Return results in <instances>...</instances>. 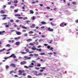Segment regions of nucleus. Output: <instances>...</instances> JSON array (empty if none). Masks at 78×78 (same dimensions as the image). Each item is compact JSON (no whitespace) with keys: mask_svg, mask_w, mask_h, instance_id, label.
Returning <instances> with one entry per match:
<instances>
[{"mask_svg":"<svg viewBox=\"0 0 78 78\" xmlns=\"http://www.w3.org/2000/svg\"><path fill=\"white\" fill-rule=\"evenodd\" d=\"M8 24H7V23H4L3 25H5L6 28H9V27H11L12 26L11 23L9 22H8Z\"/></svg>","mask_w":78,"mask_h":78,"instance_id":"1","label":"nucleus"},{"mask_svg":"<svg viewBox=\"0 0 78 78\" xmlns=\"http://www.w3.org/2000/svg\"><path fill=\"white\" fill-rule=\"evenodd\" d=\"M3 17H4V18H2V20H5V19H6V17H7V16H8V15H1Z\"/></svg>","mask_w":78,"mask_h":78,"instance_id":"2","label":"nucleus"},{"mask_svg":"<svg viewBox=\"0 0 78 78\" xmlns=\"http://www.w3.org/2000/svg\"><path fill=\"white\" fill-rule=\"evenodd\" d=\"M9 58H16V56L15 55V54H13L11 55L10 56H9Z\"/></svg>","mask_w":78,"mask_h":78,"instance_id":"3","label":"nucleus"},{"mask_svg":"<svg viewBox=\"0 0 78 78\" xmlns=\"http://www.w3.org/2000/svg\"><path fill=\"white\" fill-rule=\"evenodd\" d=\"M10 67H16V64L14 63H11L10 65Z\"/></svg>","mask_w":78,"mask_h":78,"instance_id":"4","label":"nucleus"},{"mask_svg":"<svg viewBox=\"0 0 78 78\" xmlns=\"http://www.w3.org/2000/svg\"><path fill=\"white\" fill-rule=\"evenodd\" d=\"M27 64V62L25 61H24L23 62H21L20 63V64L21 65H23L24 64Z\"/></svg>","mask_w":78,"mask_h":78,"instance_id":"5","label":"nucleus"},{"mask_svg":"<svg viewBox=\"0 0 78 78\" xmlns=\"http://www.w3.org/2000/svg\"><path fill=\"white\" fill-rule=\"evenodd\" d=\"M48 30L49 31H53V29L50 28V27L48 28Z\"/></svg>","mask_w":78,"mask_h":78,"instance_id":"6","label":"nucleus"},{"mask_svg":"<svg viewBox=\"0 0 78 78\" xmlns=\"http://www.w3.org/2000/svg\"><path fill=\"white\" fill-rule=\"evenodd\" d=\"M5 32V31H0V35H3L4 33Z\"/></svg>","mask_w":78,"mask_h":78,"instance_id":"7","label":"nucleus"},{"mask_svg":"<svg viewBox=\"0 0 78 78\" xmlns=\"http://www.w3.org/2000/svg\"><path fill=\"white\" fill-rule=\"evenodd\" d=\"M20 27H21L22 28H24V29H27V27H25V26H23V25H20Z\"/></svg>","mask_w":78,"mask_h":78,"instance_id":"8","label":"nucleus"},{"mask_svg":"<svg viewBox=\"0 0 78 78\" xmlns=\"http://www.w3.org/2000/svg\"><path fill=\"white\" fill-rule=\"evenodd\" d=\"M16 33L17 34V35H20V34H21V32H20L16 31Z\"/></svg>","mask_w":78,"mask_h":78,"instance_id":"9","label":"nucleus"},{"mask_svg":"<svg viewBox=\"0 0 78 78\" xmlns=\"http://www.w3.org/2000/svg\"><path fill=\"white\" fill-rule=\"evenodd\" d=\"M0 13L1 14H5V11L2 10L0 11Z\"/></svg>","mask_w":78,"mask_h":78,"instance_id":"10","label":"nucleus"},{"mask_svg":"<svg viewBox=\"0 0 78 78\" xmlns=\"http://www.w3.org/2000/svg\"><path fill=\"white\" fill-rule=\"evenodd\" d=\"M15 16L16 17H20L21 16V15H20V14H16L15 15Z\"/></svg>","mask_w":78,"mask_h":78,"instance_id":"11","label":"nucleus"},{"mask_svg":"<svg viewBox=\"0 0 78 78\" xmlns=\"http://www.w3.org/2000/svg\"><path fill=\"white\" fill-rule=\"evenodd\" d=\"M20 37H15V40H17L18 39H20Z\"/></svg>","mask_w":78,"mask_h":78,"instance_id":"12","label":"nucleus"},{"mask_svg":"<svg viewBox=\"0 0 78 78\" xmlns=\"http://www.w3.org/2000/svg\"><path fill=\"white\" fill-rule=\"evenodd\" d=\"M19 75H22V71L20 70L19 71Z\"/></svg>","mask_w":78,"mask_h":78,"instance_id":"13","label":"nucleus"},{"mask_svg":"<svg viewBox=\"0 0 78 78\" xmlns=\"http://www.w3.org/2000/svg\"><path fill=\"white\" fill-rule=\"evenodd\" d=\"M32 41V40L30 38L27 40V42H30V41Z\"/></svg>","mask_w":78,"mask_h":78,"instance_id":"14","label":"nucleus"},{"mask_svg":"<svg viewBox=\"0 0 78 78\" xmlns=\"http://www.w3.org/2000/svg\"><path fill=\"white\" fill-rule=\"evenodd\" d=\"M20 43L19 42H16V45H19V44H20Z\"/></svg>","mask_w":78,"mask_h":78,"instance_id":"15","label":"nucleus"},{"mask_svg":"<svg viewBox=\"0 0 78 78\" xmlns=\"http://www.w3.org/2000/svg\"><path fill=\"white\" fill-rule=\"evenodd\" d=\"M36 25L35 24H33L31 26H30V28H34V27H35Z\"/></svg>","mask_w":78,"mask_h":78,"instance_id":"16","label":"nucleus"},{"mask_svg":"<svg viewBox=\"0 0 78 78\" xmlns=\"http://www.w3.org/2000/svg\"><path fill=\"white\" fill-rule=\"evenodd\" d=\"M31 49L32 50H36V48L34 47H33L31 48Z\"/></svg>","mask_w":78,"mask_h":78,"instance_id":"17","label":"nucleus"},{"mask_svg":"<svg viewBox=\"0 0 78 78\" xmlns=\"http://www.w3.org/2000/svg\"><path fill=\"white\" fill-rule=\"evenodd\" d=\"M34 74L36 76H38V74H37V71H34Z\"/></svg>","mask_w":78,"mask_h":78,"instance_id":"18","label":"nucleus"},{"mask_svg":"<svg viewBox=\"0 0 78 78\" xmlns=\"http://www.w3.org/2000/svg\"><path fill=\"white\" fill-rule=\"evenodd\" d=\"M41 23L42 25H45V24H46V23L45 22L42 21L41 22Z\"/></svg>","mask_w":78,"mask_h":78,"instance_id":"19","label":"nucleus"},{"mask_svg":"<svg viewBox=\"0 0 78 78\" xmlns=\"http://www.w3.org/2000/svg\"><path fill=\"white\" fill-rule=\"evenodd\" d=\"M29 34H33L34 33V32L33 31H30L28 32Z\"/></svg>","mask_w":78,"mask_h":78,"instance_id":"20","label":"nucleus"},{"mask_svg":"<svg viewBox=\"0 0 78 78\" xmlns=\"http://www.w3.org/2000/svg\"><path fill=\"white\" fill-rule=\"evenodd\" d=\"M52 41H53V40H49L48 41V43H49L50 44H51L52 43Z\"/></svg>","mask_w":78,"mask_h":78,"instance_id":"21","label":"nucleus"},{"mask_svg":"<svg viewBox=\"0 0 78 78\" xmlns=\"http://www.w3.org/2000/svg\"><path fill=\"white\" fill-rule=\"evenodd\" d=\"M13 2L14 3H17L19 2V1L17 0H15Z\"/></svg>","mask_w":78,"mask_h":78,"instance_id":"22","label":"nucleus"},{"mask_svg":"<svg viewBox=\"0 0 78 78\" xmlns=\"http://www.w3.org/2000/svg\"><path fill=\"white\" fill-rule=\"evenodd\" d=\"M24 59H25L27 60V59H28V56H25L24 57Z\"/></svg>","mask_w":78,"mask_h":78,"instance_id":"23","label":"nucleus"},{"mask_svg":"<svg viewBox=\"0 0 78 78\" xmlns=\"http://www.w3.org/2000/svg\"><path fill=\"white\" fill-rule=\"evenodd\" d=\"M45 54V53H41L40 55H44Z\"/></svg>","mask_w":78,"mask_h":78,"instance_id":"24","label":"nucleus"},{"mask_svg":"<svg viewBox=\"0 0 78 78\" xmlns=\"http://www.w3.org/2000/svg\"><path fill=\"white\" fill-rule=\"evenodd\" d=\"M64 24L63 23H62L60 25V26L61 27H64Z\"/></svg>","mask_w":78,"mask_h":78,"instance_id":"25","label":"nucleus"},{"mask_svg":"<svg viewBox=\"0 0 78 78\" xmlns=\"http://www.w3.org/2000/svg\"><path fill=\"white\" fill-rule=\"evenodd\" d=\"M29 45H30L31 46H33V45H34V44L30 43Z\"/></svg>","mask_w":78,"mask_h":78,"instance_id":"26","label":"nucleus"},{"mask_svg":"<svg viewBox=\"0 0 78 78\" xmlns=\"http://www.w3.org/2000/svg\"><path fill=\"white\" fill-rule=\"evenodd\" d=\"M30 14H33V13H34V12H33V10H30Z\"/></svg>","mask_w":78,"mask_h":78,"instance_id":"27","label":"nucleus"},{"mask_svg":"<svg viewBox=\"0 0 78 78\" xmlns=\"http://www.w3.org/2000/svg\"><path fill=\"white\" fill-rule=\"evenodd\" d=\"M9 68V66L8 65H6L5 66V68L6 69H8Z\"/></svg>","mask_w":78,"mask_h":78,"instance_id":"28","label":"nucleus"},{"mask_svg":"<svg viewBox=\"0 0 78 78\" xmlns=\"http://www.w3.org/2000/svg\"><path fill=\"white\" fill-rule=\"evenodd\" d=\"M4 50H5V48H3V49L0 50V52H2V51H3Z\"/></svg>","mask_w":78,"mask_h":78,"instance_id":"29","label":"nucleus"},{"mask_svg":"<svg viewBox=\"0 0 78 78\" xmlns=\"http://www.w3.org/2000/svg\"><path fill=\"white\" fill-rule=\"evenodd\" d=\"M20 53H22V54H26V53H27L26 52H22V51H21L20 52Z\"/></svg>","mask_w":78,"mask_h":78,"instance_id":"30","label":"nucleus"},{"mask_svg":"<svg viewBox=\"0 0 78 78\" xmlns=\"http://www.w3.org/2000/svg\"><path fill=\"white\" fill-rule=\"evenodd\" d=\"M28 19V18L27 17H25L24 18H23V20H26V19Z\"/></svg>","mask_w":78,"mask_h":78,"instance_id":"31","label":"nucleus"},{"mask_svg":"<svg viewBox=\"0 0 78 78\" xmlns=\"http://www.w3.org/2000/svg\"><path fill=\"white\" fill-rule=\"evenodd\" d=\"M24 68H26V69H29V67H28L27 66H24Z\"/></svg>","mask_w":78,"mask_h":78,"instance_id":"32","label":"nucleus"},{"mask_svg":"<svg viewBox=\"0 0 78 78\" xmlns=\"http://www.w3.org/2000/svg\"><path fill=\"white\" fill-rule=\"evenodd\" d=\"M27 78H32V77L31 76H30V75H28L27 76Z\"/></svg>","mask_w":78,"mask_h":78,"instance_id":"33","label":"nucleus"},{"mask_svg":"<svg viewBox=\"0 0 78 78\" xmlns=\"http://www.w3.org/2000/svg\"><path fill=\"white\" fill-rule=\"evenodd\" d=\"M10 8H12V9H14V6H11L10 7Z\"/></svg>","mask_w":78,"mask_h":78,"instance_id":"34","label":"nucleus"},{"mask_svg":"<svg viewBox=\"0 0 78 78\" xmlns=\"http://www.w3.org/2000/svg\"><path fill=\"white\" fill-rule=\"evenodd\" d=\"M22 75L23 76H26V73H23L22 74Z\"/></svg>","mask_w":78,"mask_h":78,"instance_id":"35","label":"nucleus"},{"mask_svg":"<svg viewBox=\"0 0 78 78\" xmlns=\"http://www.w3.org/2000/svg\"><path fill=\"white\" fill-rule=\"evenodd\" d=\"M29 56H34V55L33 54H30L29 55Z\"/></svg>","mask_w":78,"mask_h":78,"instance_id":"36","label":"nucleus"},{"mask_svg":"<svg viewBox=\"0 0 78 78\" xmlns=\"http://www.w3.org/2000/svg\"><path fill=\"white\" fill-rule=\"evenodd\" d=\"M18 18L19 19H23V17H18Z\"/></svg>","mask_w":78,"mask_h":78,"instance_id":"37","label":"nucleus"},{"mask_svg":"<svg viewBox=\"0 0 78 78\" xmlns=\"http://www.w3.org/2000/svg\"><path fill=\"white\" fill-rule=\"evenodd\" d=\"M48 55H53V53L52 52H49L48 53Z\"/></svg>","mask_w":78,"mask_h":78,"instance_id":"38","label":"nucleus"},{"mask_svg":"<svg viewBox=\"0 0 78 78\" xmlns=\"http://www.w3.org/2000/svg\"><path fill=\"white\" fill-rule=\"evenodd\" d=\"M6 46L7 47H11V45L9 44H7Z\"/></svg>","mask_w":78,"mask_h":78,"instance_id":"39","label":"nucleus"},{"mask_svg":"<svg viewBox=\"0 0 78 78\" xmlns=\"http://www.w3.org/2000/svg\"><path fill=\"white\" fill-rule=\"evenodd\" d=\"M53 48H52L50 49V50H51L52 51H53Z\"/></svg>","mask_w":78,"mask_h":78,"instance_id":"40","label":"nucleus"},{"mask_svg":"<svg viewBox=\"0 0 78 78\" xmlns=\"http://www.w3.org/2000/svg\"><path fill=\"white\" fill-rule=\"evenodd\" d=\"M26 52H29L30 50H29L28 49H26Z\"/></svg>","mask_w":78,"mask_h":78,"instance_id":"41","label":"nucleus"},{"mask_svg":"<svg viewBox=\"0 0 78 78\" xmlns=\"http://www.w3.org/2000/svg\"><path fill=\"white\" fill-rule=\"evenodd\" d=\"M35 69H36L37 70H39V69H40V68L36 67H35Z\"/></svg>","mask_w":78,"mask_h":78,"instance_id":"42","label":"nucleus"},{"mask_svg":"<svg viewBox=\"0 0 78 78\" xmlns=\"http://www.w3.org/2000/svg\"><path fill=\"white\" fill-rule=\"evenodd\" d=\"M10 22H14V20H10Z\"/></svg>","mask_w":78,"mask_h":78,"instance_id":"43","label":"nucleus"},{"mask_svg":"<svg viewBox=\"0 0 78 78\" xmlns=\"http://www.w3.org/2000/svg\"><path fill=\"white\" fill-rule=\"evenodd\" d=\"M41 69H43V70H45V67H41Z\"/></svg>","mask_w":78,"mask_h":78,"instance_id":"44","label":"nucleus"},{"mask_svg":"<svg viewBox=\"0 0 78 78\" xmlns=\"http://www.w3.org/2000/svg\"><path fill=\"white\" fill-rule=\"evenodd\" d=\"M42 75V73H39V74H38V76H40V75Z\"/></svg>","mask_w":78,"mask_h":78,"instance_id":"45","label":"nucleus"},{"mask_svg":"<svg viewBox=\"0 0 78 78\" xmlns=\"http://www.w3.org/2000/svg\"><path fill=\"white\" fill-rule=\"evenodd\" d=\"M16 22L17 23L18 22H19V20H17L16 21Z\"/></svg>","mask_w":78,"mask_h":78,"instance_id":"46","label":"nucleus"},{"mask_svg":"<svg viewBox=\"0 0 78 78\" xmlns=\"http://www.w3.org/2000/svg\"><path fill=\"white\" fill-rule=\"evenodd\" d=\"M14 12H18V10L17 9L15 10Z\"/></svg>","mask_w":78,"mask_h":78,"instance_id":"47","label":"nucleus"},{"mask_svg":"<svg viewBox=\"0 0 78 78\" xmlns=\"http://www.w3.org/2000/svg\"><path fill=\"white\" fill-rule=\"evenodd\" d=\"M34 55L35 56H38V55H39L37 54H34Z\"/></svg>","mask_w":78,"mask_h":78,"instance_id":"48","label":"nucleus"},{"mask_svg":"<svg viewBox=\"0 0 78 78\" xmlns=\"http://www.w3.org/2000/svg\"><path fill=\"white\" fill-rule=\"evenodd\" d=\"M14 72V71H12L10 72V74H11L12 73H13Z\"/></svg>","mask_w":78,"mask_h":78,"instance_id":"49","label":"nucleus"},{"mask_svg":"<svg viewBox=\"0 0 78 78\" xmlns=\"http://www.w3.org/2000/svg\"><path fill=\"white\" fill-rule=\"evenodd\" d=\"M31 19L32 20H35V18H34V17H33L31 18Z\"/></svg>","mask_w":78,"mask_h":78,"instance_id":"50","label":"nucleus"},{"mask_svg":"<svg viewBox=\"0 0 78 78\" xmlns=\"http://www.w3.org/2000/svg\"><path fill=\"white\" fill-rule=\"evenodd\" d=\"M14 61H18V59H17V58H15L14 59Z\"/></svg>","mask_w":78,"mask_h":78,"instance_id":"51","label":"nucleus"},{"mask_svg":"<svg viewBox=\"0 0 78 78\" xmlns=\"http://www.w3.org/2000/svg\"><path fill=\"white\" fill-rule=\"evenodd\" d=\"M46 9H50V8L49 7H47Z\"/></svg>","mask_w":78,"mask_h":78,"instance_id":"52","label":"nucleus"},{"mask_svg":"<svg viewBox=\"0 0 78 78\" xmlns=\"http://www.w3.org/2000/svg\"><path fill=\"white\" fill-rule=\"evenodd\" d=\"M31 62H34V63H36V61H34V60H32L31 61Z\"/></svg>","mask_w":78,"mask_h":78,"instance_id":"53","label":"nucleus"},{"mask_svg":"<svg viewBox=\"0 0 78 78\" xmlns=\"http://www.w3.org/2000/svg\"><path fill=\"white\" fill-rule=\"evenodd\" d=\"M10 58V57H7V58H4V59H8V58Z\"/></svg>","mask_w":78,"mask_h":78,"instance_id":"54","label":"nucleus"},{"mask_svg":"<svg viewBox=\"0 0 78 78\" xmlns=\"http://www.w3.org/2000/svg\"><path fill=\"white\" fill-rule=\"evenodd\" d=\"M18 59H22V57H21L19 56L18 57Z\"/></svg>","mask_w":78,"mask_h":78,"instance_id":"55","label":"nucleus"},{"mask_svg":"<svg viewBox=\"0 0 78 78\" xmlns=\"http://www.w3.org/2000/svg\"><path fill=\"white\" fill-rule=\"evenodd\" d=\"M28 36V34H24V36Z\"/></svg>","mask_w":78,"mask_h":78,"instance_id":"56","label":"nucleus"},{"mask_svg":"<svg viewBox=\"0 0 78 78\" xmlns=\"http://www.w3.org/2000/svg\"><path fill=\"white\" fill-rule=\"evenodd\" d=\"M27 31V30H22V32H26Z\"/></svg>","mask_w":78,"mask_h":78,"instance_id":"57","label":"nucleus"},{"mask_svg":"<svg viewBox=\"0 0 78 78\" xmlns=\"http://www.w3.org/2000/svg\"><path fill=\"white\" fill-rule=\"evenodd\" d=\"M47 48L48 49H50V46H48Z\"/></svg>","mask_w":78,"mask_h":78,"instance_id":"58","label":"nucleus"},{"mask_svg":"<svg viewBox=\"0 0 78 78\" xmlns=\"http://www.w3.org/2000/svg\"><path fill=\"white\" fill-rule=\"evenodd\" d=\"M41 50H42V49H38V51H40V52H41Z\"/></svg>","mask_w":78,"mask_h":78,"instance_id":"59","label":"nucleus"},{"mask_svg":"<svg viewBox=\"0 0 78 78\" xmlns=\"http://www.w3.org/2000/svg\"><path fill=\"white\" fill-rule=\"evenodd\" d=\"M45 28V27L44 26H42L41 27V28H42V29H43V28Z\"/></svg>","mask_w":78,"mask_h":78,"instance_id":"60","label":"nucleus"},{"mask_svg":"<svg viewBox=\"0 0 78 78\" xmlns=\"http://www.w3.org/2000/svg\"><path fill=\"white\" fill-rule=\"evenodd\" d=\"M29 67H33V66H29Z\"/></svg>","mask_w":78,"mask_h":78,"instance_id":"61","label":"nucleus"},{"mask_svg":"<svg viewBox=\"0 0 78 78\" xmlns=\"http://www.w3.org/2000/svg\"><path fill=\"white\" fill-rule=\"evenodd\" d=\"M73 4H74V5H76V2H73Z\"/></svg>","mask_w":78,"mask_h":78,"instance_id":"62","label":"nucleus"},{"mask_svg":"<svg viewBox=\"0 0 78 78\" xmlns=\"http://www.w3.org/2000/svg\"><path fill=\"white\" fill-rule=\"evenodd\" d=\"M37 66L38 67H40V66H41V64H38L37 65Z\"/></svg>","mask_w":78,"mask_h":78,"instance_id":"63","label":"nucleus"},{"mask_svg":"<svg viewBox=\"0 0 78 78\" xmlns=\"http://www.w3.org/2000/svg\"><path fill=\"white\" fill-rule=\"evenodd\" d=\"M8 5H11V2H9L8 3Z\"/></svg>","mask_w":78,"mask_h":78,"instance_id":"64","label":"nucleus"}]
</instances>
